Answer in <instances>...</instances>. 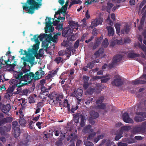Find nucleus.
<instances>
[{
	"mask_svg": "<svg viewBox=\"0 0 146 146\" xmlns=\"http://www.w3.org/2000/svg\"><path fill=\"white\" fill-rule=\"evenodd\" d=\"M76 138V136L75 135H74L73 134H71L69 137H68L66 138V140L67 141H69L70 139V142L73 143Z\"/></svg>",
	"mask_w": 146,
	"mask_h": 146,
	"instance_id": "obj_24",
	"label": "nucleus"
},
{
	"mask_svg": "<svg viewBox=\"0 0 146 146\" xmlns=\"http://www.w3.org/2000/svg\"><path fill=\"white\" fill-rule=\"evenodd\" d=\"M116 134V135L115 138V140L116 141L120 139L123 137L122 135L120 134L119 131H118Z\"/></svg>",
	"mask_w": 146,
	"mask_h": 146,
	"instance_id": "obj_42",
	"label": "nucleus"
},
{
	"mask_svg": "<svg viewBox=\"0 0 146 146\" xmlns=\"http://www.w3.org/2000/svg\"><path fill=\"white\" fill-rule=\"evenodd\" d=\"M68 23L69 24V26L70 27H78V22H76L73 21H69Z\"/></svg>",
	"mask_w": 146,
	"mask_h": 146,
	"instance_id": "obj_31",
	"label": "nucleus"
},
{
	"mask_svg": "<svg viewBox=\"0 0 146 146\" xmlns=\"http://www.w3.org/2000/svg\"><path fill=\"white\" fill-rule=\"evenodd\" d=\"M136 115H140L141 116H135V117L134 120L137 122H139L143 121L146 119V112H137L135 113Z\"/></svg>",
	"mask_w": 146,
	"mask_h": 146,
	"instance_id": "obj_6",
	"label": "nucleus"
},
{
	"mask_svg": "<svg viewBox=\"0 0 146 146\" xmlns=\"http://www.w3.org/2000/svg\"><path fill=\"white\" fill-rule=\"evenodd\" d=\"M96 20L97 22L98 25L102 24V22L103 21V19L101 18H99L98 19H96Z\"/></svg>",
	"mask_w": 146,
	"mask_h": 146,
	"instance_id": "obj_63",
	"label": "nucleus"
},
{
	"mask_svg": "<svg viewBox=\"0 0 146 146\" xmlns=\"http://www.w3.org/2000/svg\"><path fill=\"white\" fill-rule=\"evenodd\" d=\"M79 113H76L73 114V116L75 123H78L79 122Z\"/></svg>",
	"mask_w": 146,
	"mask_h": 146,
	"instance_id": "obj_30",
	"label": "nucleus"
},
{
	"mask_svg": "<svg viewBox=\"0 0 146 146\" xmlns=\"http://www.w3.org/2000/svg\"><path fill=\"white\" fill-rule=\"evenodd\" d=\"M45 35L44 38L46 40L48 41L49 43H50V40L52 36L50 35H47V34H45V35Z\"/></svg>",
	"mask_w": 146,
	"mask_h": 146,
	"instance_id": "obj_46",
	"label": "nucleus"
},
{
	"mask_svg": "<svg viewBox=\"0 0 146 146\" xmlns=\"http://www.w3.org/2000/svg\"><path fill=\"white\" fill-rule=\"evenodd\" d=\"M20 125L23 127H25L26 123V120L24 118H20L19 120Z\"/></svg>",
	"mask_w": 146,
	"mask_h": 146,
	"instance_id": "obj_33",
	"label": "nucleus"
},
{
	"mask_svg": "<svg viewBox=\"0 0 146 146\" xmlns=\"http://www.w3.org/2000/svg\"><path fill=\"white\" fill-rule=\"evenodd\" d=\"M89 86V83L88 82H84L83 87L84 89H87Z\"/></svg>",
	"mask_w": 146,
	"mask_h": 146,
	"instance_id": "obj_58",
	"label": "nucleus"
},
{
	"mask_svg": "<svg viewBox=\"0 0 146 146\" xmlns=\"http://www.w3.org/2000/svg\"><path fill=\"white\" fill-rule=\"evenodd\" d=\"M45 34L44 33H42L39 36L37 35L36 36V38H37L38 39L39 38V40L40 41H42L43 40L44 38L45 37Z\"/></svg>",
	"mask_w": 146,
	"mask_h": 146,
	"instance_id": "obj_47",
	"label": "nucleus"
},
{
	"mask_svg": "<svg viewBox=\"0 0 146 146\" xmlns=\"http://www.w3.org/2000/svg\"><path fill=\"white\" fill-rule=\"evenodd\" d=\"M12 128L13 129V134L14 137H19L21 133L20 126L17 121H13L12 123Z\"/></svg>",
	"mask_w": 146,
	"mask_h": 146,
	"instance_id": "obj_4",
	"label": "nucleus"
},
{
	"mask_svg": "<svg viewBox=\"0 0 146 146\" xmlns=\"http://www.w3.org/2000/svg\"><path fill=\"white\" fill-rule=\"evenodd\" d=\"M109 44L108 40L107 38H105L102 43V46L105 48H107Z\"/></svg>",
	"mask_w": 146,
	"mask_h": 146,
	"instance_id": "obj_36",
	"label": "nucleus"
},
{
	"mask_svg": "<svg viewBox=\"0 0 146 146\" xmlns=\"http://www.w3.org/2000/svg\"><path fill=\"white\" fill-rule=\"evenodd\" d=\"M49 103L51 105H55L57 103V102L56 101L54 100L53 99H50L49 101Z\"/></svg>",
	"mask_w": 146,
	"mask_h": 146,
	"instance_id": "obj_64",
	"label": "nucleus"
},
{
	"mask_svg": "<svg viewBox=\"0 0 146 146\" xmlns=\"http://www.w3.org/2000/svg\"><path fill=\"white\" fill-rule=\"evenodd\" d=\"M54 61L57 64L60 63L63 64L64 63V60L63 58L59 56L56 57L54 60Z\"/></svg>",
	"mask_w": 146,
	"mask_h": 146,
	"instance_id": "obj_28",
	"label": "nucleus"
},
{
	"mask_svg": "<svg viewBox=\"0 0 146 146\" xmlns=\"http://www.w3.org/2000/svg\"><path fill=\"white\" fill-rule=\"evenodd\" d=\"M98 25L96 20H94L92 22L90 27L91 28H93L95 27Z\"/></svg>",
	"mask_w": 146,
	"mask_h": 146,
	"instance_id": "obj_45",
	"label": "nucleus"
},
{
	"mask_svg": "<svg viewBox=\"0 0 146 146\" xmlns=\"http://www.w3.org/2000/svg\"><path fill=\"white\" fill-rule=\"evenodd\" d=\"M63 106L64 107H66L67 108L68 111L70 112V105L69 103V102L67 99H64L63 104Z\"/></svg>",
	"mask_w": 146,
	"mask_h": 146,
	"instance_id": "obj_22",
	"label": "nucleus"
},
{
	"mask_svg": "<svg viewBox=\"0 0 146 146\" xmlns=\"http://www.w3.org/2000/svg\"><path fill=\"white\" fill-rule=\"evenodd\" d=\"M139 47L141 48L144 52L145 54H146V47L144 45H141L139 44Z\"/></svg>",
	"mask_w": 146,
	"mask_h": 146,
	"instance_id": "obj_56",
	"label": "nucleus"
},
{
	"mask_svg": "<svg viewBox=\"0 0 146 146\" xmlns=\"http://www.w3.org/2000/svg\"><path fill=\"white\" fill-rule=\"evenodd\" d=\"M36 72H38V77L39 79L42 77V76L44 75L45 73V72L42 70V68L41 67H40L39 70Z\"/></svg>",
	"mask_w": 146,
	"mask_h": 146,
	"instance_id": "obj_23",
	"label": "nucleus"
},
{
	"mask_svg": "<svg viewBox=\"0 0 146 146\" xmlns=\"http://www.w3.org/2000/svg\"><path fill=\"white\" fill-rule=\"evenodd\" d=\"M5 58V56H2L0 59V66H1L2 64L5 65L7 63L9 62V59L8 58L7 60H5L4 58Z\"/></svg>",
	"mask_w": 146,
	"mask_h": 146,
	"instance_id": "obj_26",
	"label": "nucleus"
},
{
	"mask_svg": "<svg viewBox=\"0 0 146 146\" xmlns=\"http://www.w3.org/2000/svg\"><path fill=\"white\" fill-rule=\"evenodd\" d=\"M38 46L39 45L34 44L32 49H29L28 52L27 51H24L25 53H23V54L26 55V58L23 57L22 59L23 60V64L25 67L27 66L30 68L29 63L31 64L33 63L35 58L31 55V54L35 52H37L38 48Z\"/></svg>",
	"mask_w": 146,
	"mask_h": 146,
	"instance_id": "obj_3",
	"label": "nucleus"
},
{
	"mask_svg": "<svg viewBox=\"0 0 146 146\" xmlns=\"http://www.w3.org/2000/svg\"><path fill=\"white\" fill-rule=\"evenodd\" d=\"M90 118L93 119H95L98 118L99 116V114L97 112L92 111L90 112Z\"/></svg>",
	"mask_w": 146,
	"mask_h": 146,
	"instance_id": "obj_21",
	"label": "nucleus"
},
{
	"mask_svg": "<svg viewBox=\"0 0 146 146\" xmlns=\"http://www.w3.org/2000/svg\"><path fill=\"white\" fill-rule=\"evenodd\" d=\"M15 57L14 56H12V59L11 61L9 60V62L7 63L6 65V67L7 68H9V70H12L16 66V61H15L14 58Z\"/></svg>",
	"mask_w": 146,
	"mask_h": 146,
	"instance_id": "obj_8",
	"label": "nucleus"
},
{
	"mask_svg": "<svg viewBox=\"0 0 146 146\" xmlns=\"http://www.w3.org/2000/svg\"><path fill=\"white\" fill-rule=\"evenodd\" d=\"M139 127L140 132L145 131L146 128V122H143L141 126Z\"/></svg>",
	"mask_w": 146,
	"mask_h": 146,
	"instance_id": "obj_37",
	"label": "nucleus"
},
{
	"mask_svg": "<svg viewBox=\"0 0 146 146\" xmlns=\"http://www.w3.org/2000/svg\"><path fill=\"white\" fill-rule=\"evenodd\" d=\"M96 89L94 88H89L86 91V93L88 94L92 95L96 91Z\"/></svg>",
	"mask_w": 146,
	"mask_h": 146,
	"instance_id": "obj_29",
	"label": "nucleus"
},
{
	"mask_svg": "<svg viewBox=\"0 0 146 146\" xmlns=\"http://www.w3.org/2000/svg\"><path fill=\"white\" fill-rule=\"evenodd\" d=\"M29 103L30 104L34 103L35 102L34 98L33 97H29Z\"/></svg>",
	"mask_w": 146,
	"mask_h": 146,
	"instance_id": "obj_61",
	"label": "nucleus"
},
{
	"mask_svg": "<svg viewBox=\"0 0 146 146\" xmlns=\"http://www.w3.org/2000/svg\"><path fill=\"white\" fill-rule=\"evenodd\" d=\"M141 132L139 127H136L134 128L132 131V133L136 134Z\"/></svg>",
	"mask_w": 146,
	"mask_h": 146,
	"instance_id": "obj_39",
	"label": "nucleus"
},
{
	"mask_svg": "<svg viewBox=\"0 0 146 146\" xmlns=\"http://www.w3.org/2000/svg\"><path fill=\"white\" fill-rule=\"evenodd\" d=\"M122 56L120 54H117L115 55L113 57L112 60L114 62L116 63L120 61L122 59Z\"/></svg>",
	"mask_w": 146,
	"mask_h": 146,
	"instance_id": "obj_17",
	"label": "nucleus"
},
{
	"mask_svg": "<svg viewBox=\"0 0 146 146\" xmlns=\"http://www.w3.org/2000/svg\"><path fill=\"white\" fill-rule=\"evenodd\" d=\"M80 125L82 127H83L85 125V117L82 114L80 115Z\"/></svg>",
	"mask_w": 146,
	"mask_h": 146,
	"instance_id": "obj_25",
	"label": "nucleus"
},
{
	"mask_svg": "<svg viewBox=\"0 0 146 146\" xmlns=\"http://www.w3.org/2000/svg\"><path fill=\"white\" fill-rule=\"evenodd\" d=\"M37 35H35L33 37V38L34 39L35 43L37 45H39L40 42L39 41L38 39L36 38Z\"/></svg>",
	"mask_w": 146,
	"mask_h": 146,
	"instance_id": "obj_48",
	"label": "nucleus"
},
{
	"mask_svg": "<svg viewBox=\"0 0 146 146\" xmlns=\"http://www.w3.org/2000/svg\"><path fill=\"white\" fill-rule=\"evenodd\" d=\"M82 78L84 80V82H88V81L90 79L89 76L86 75H84L83 76Z\"/></svg>",
	"mask_w": 146,
	"mask_h": 146,
	"instance_id": "obj_57",
	"label": "nucleus"
},
{
	"mask_svg": "<svg viewBox=\"0 0 146 146\" xmlns=\"http://www.w3.org/2000/svg\"><path fill=\"white\" fill-rule=\"evenodd\" d=\"M115 44H118L122 45L123 44V42L122 39L121 40H119L116 39L115 40Z\"/></svg>",
	"mask_w": 146,
	"mask_h": 146,
	"instance_id": "obj_59",
	"label": "nucleus"
},
{
	"mask_svg": "<svg viewBox=\"0 0 146 146\" xmlns=\"http://www.w3.org/2000/svg\"><path fill=\"white\" fill-rule=\"evenodd\" d=\"M62 44L63 46L66 47V49L68 50L69 51H71L72 44L68 41H64Z\"/></svg>",
	"mask_w": 146,
	"mask_h": 146,
	"instance_id": "obj_15",
	"label": "nucleus"
},
{
	"mask_svg": "<svg viewBox=\"0 0 146 146\" xmlns=\"http://www.w3.org/2000/svg\"><path fill=\"white\" fill-rule=\"evenodd\" d=\"M67 37L69 40L72 41H74L76 39V37L74 35H70Z\"/></svg>",
	"mask_w": 146,
	"mask_h": 146,
	"instance_id": "obj_52",
	"label": "nucleus"
},
{
	"mask_svg": "<svg viewBox=\"0 0 146 146\" xmlns=\"http://www.w3.org/2000/svg\"><path fill=\"white\" fill-rule=\"evenodd\" d=\"M42 0H27L25 3H22L23 5V10L27 11L29 14H32L35 13V10H37L42 5Z\"/></svg>",
	"mask_w": 146,
	"mask_h": 146,
	"instance_id": "obj_2",
	"label": "nucleus"
},
{
	"mask_svg": "<svg viewBox=\"0 0 146 146\" xmlns=\"http://www.w3.org/2000/svg\"><path fill=\"white\" fill-rule=\"evenodd\" d=\"M96 106L97 109L104 110L106 108V104L105 103L101 104L100 105H98Z\"/></svg>",
	"mask_w": 146,
	"mask_h": 146,
	"instance_id": "obj_38",
	"label": "nucleus"
},
{
	"mask_svg": "<svg viewBox=\"0 0 146 146\" xmlns=\"http://www.w3.org/2000/svg\"><path fill=\"white\" fill-rule=\"evenodd\" d=\"M84 143L86 146H92L94 145L92 143L88 141H84Z\"/></svg>",
	"mask_w": 146,
	"mask_h": 146,
	"instance_id": "obj_53",
	"label": "nucleus"
},
{
	"mask_svg": "<svg viewBox=\"0 0 146 146\" xmlns=\"http://www.w3.org/2000/svg\"><path fill=\"white\" fill-rule=\"evenodd\" d=\"M94 99L93 98H90L88 99L86 101L85 104L86 105H88L90 103H92V102H94Z\"/></svg>",
	"mask_w": 146,
	"mask_h": 146,
	"instance_id": "obj_51",
	"label": "nucleus"
},
{
	"mask_svg": "<svg viewBox=\"0 0 146 146\" xmlns=\"http://www.w3.org/2000/svg\"><path fill=\"white\" fill-rule=\"evenodd\" d=\"M130 129V127L129 126L126 125L121 127L120 128L119 130L120 134L122 135L123 133V131H128Z\"/></svg>",
	"mask_w": 146,
	"mask_h": 146,
	"instance_id": "obj_18",
	"label": "nucleus"
},
{
	"mask_svg": "<svg viewBox=\"0 0 146 146\" xmlns=\"http://www.w3.org/2000/svg\"><path fill=\"white\" fill-rule=\"evenodd\" d=\"M83 94V91L81 89L78 88L77 89L76 92L75 91L71 94V96L76 98H80L82 96Z\"/></svg>",
	"mask_w": 146,
	"mask_h": 146,
	"instance_id": "obj_10",
	"label": "nucleus"
},
{
	"mask_svg": "<svg viewBox=\"0 0 146 146\" xmlns=\"http://www.w3.org/2000/svg\"><path fill=\"white\" fill-rule=\"evenodd\" d=\"M114 80L111 82V84L113 86H120L123 85V83L121 80L120 76L118 75H116L114 76Z\"/></svg>",
	"mask_w": 146,
	"mask_h": 146,
	"instance_id": "obj_7",
	"label": "nucleus"
},
{
	"mask_svg": "<svg viewBox=\"0 0 146 146\" xmlns=\"http://www.w3.org/2000/svg\"><path fill=\"white\" fill-rule=\"evenodd\" d=\"M58 40V37H57L56 35H54L53 37L52 36L51 38V39L50 40V41H52L54 42L57 43Z\"/></svg>",
	"mask_w": 146,
	"mask_h": 146,
	"instance_id": "obj_43",
	"label": "nucleus"
},
{
	"mask_svg": "<svg viewBox=\"0 0 146 146\" xmlns=\"http://www.w3.org/2000/svg\"><path fill=\"white\" fill-rule=\"evenodd\" d=\"M102 39L103 36L102 35L100 37L97 38L95 39V42L92 47L93 50L96 49L100 44Z\"/></svg>",
	"mask_w": 146,
	"mask_h": 146,
	"instance_id": "obj_12",
	"label": "nucleus"
},
{
	"mask_svg": "<svg viewBox=\"0 0 146 146\" xmlns=\"http://www.w3.org/2000/svg\"><path fill=\"white\" fill-rule=\"evenodd\" d=\"M96 133L94 132L89 135L88 137L87 140H90L91 139H92L94 136L96 135Z\"/></svg>",
	"mask_w": 146,
	"mask_h": 146,
	"instance_id": "obj_54",
	"label": "nucleus"
},
{
	"mask_svg": "<svg viewBox=\"0 0 146 146\" xmlns=\"http://www.w3.org/2000/svg\"><path fill=\"white\" fill-rule=\"evenodd\" d=\"M38 72H36L35 75L33 72H29L23 75L22 72H17L14 75L15 79L11 80L9 81V83L12 85L7 90V94L10 96L13 94H15L20 93L21 90V87L27 85V84L32 83L39 79L38 77Z\"/></svg>",
	"mask_w": 146,
	"mask_h": 146,
	"instance_id": "obj_1",
	"label": "nucleus"
},
{
	"mask_svg": "<svg viewBox=\"0 0 146 146\" xmlns=\"http://www.w3.org/2000/svg\"><path fill=\"white\" fill-rule=\"evenodd\" d=\"M140 54L134 53L133 51L129 52L127 54V57L128 58H133L139 56Z\"/></svg>",
	"mask_w": 146,
	"mask_h": 146,
	"instance_id": "obj_14",
	"label": "nucleus"
},
{
	"mask_svg": "<svg viewBox=\"0 0 146 146\" xmlns=\"http://www.w3.org/2000/svg\"><path fill=\"white\" fill-rule=\"evenodd\" d=\"M106 29L108 30L109 36H113L114 33L113 28L111 26H109L106 27Z\"/></svg>",
	"mask_w": 146,
	"mask_h": 146,
	"instance_id": "obj_16",
	"label": "nucleus"
},
{
	"mask_svg": "<svg viewBox=\"0 0 146 146\" xmlns=\"http://www.w3.org/2000/svg\"><path fill=\"white\" fill-rule=\"evenodd\" d=\"M11 109V107L9 104L4 106L2 108V111L4 113L7 114L9 112Z\"/></svg>",
	"mask_w": 146,
	"mask_h": 146,
	"instance_id": "obj_19",
	"label": "nucleus"
},
{
	"mask_svg": "<svg viewBox=\"0 0 146 146\" xmlns=\"http://www.w3.org/2000/svg\"><path fill=\"white\" fill-rule=\"evenodd\" d=\"M41 86V92L44 94V95H46V96L47 95H48L49 93L47 91V90H48V88L47 89L44 86Z\"/></svg>",
	"mask_w": 146,
	"mask_h": 146,
	"instance_id": "obj_32",
	"label": "nucleus"
},
{
	"mask_svg": "<svg viewBox=\"0 0 146 146\" xmlns=\"http://www.w3.org/2000/svg\"><path fill=\"white\" fill-rule=\"evenodd\" d=\"M67 9V7L64 6H63L62 8L60 9V11L61 13H62L63 14H65Z\"/></svg>",
	"mask_w": 146,
	"mask_h": 146,
	"instance_id": "obj_44",
	"label": "nucleus"
},
{
	"mask_svg": "<svg viewBox=\"0 0 146 146\" xmlns=\"http://www.w3.org/2000/svg\"><path fill=\"white\" fill-rule=\"evenodd\" d=\"M51 18L50 17H46L45 19L46 21V28H45V32L46 33H47L48 31V28L49 27H51L52 23L51 21ZM49 30H50V31L52 32L53 30L52 29V28H50Z\"/></svg>",
	"mask_w": 146,
	"mask_h": 146,
	"instance_id": "obj_9",
	"label": "nucleus"
},
{
	"mask_svg": "<svg viewBox=\"0 0 146 146\" xmlns=\"http://www.w3.org/2000/svg\"><path fill=\"white\" fill-rule=\"evenodd\" d=\"M74 29H75V28H73V27L63 28L62 30V36L65 37H68L69 35L72 34ZM78 27L76 28V30H78Z\"/></svg>",
	"mask_w": 146,
	"mask_h": 146,
	"instance_id": "obj_5",
	"label": "nucleus"
},
{
	"mask_svg": "<svg viewBox=\"0 0 146 146\" xmlns=\"http://www.w3.org/2000/svg\"><path fill=\"white\" fill-rule=\"evenodd\" d=\"M123 120L124 122L129 123H133V121L131 119L127 113H124L123 115Z\"/></svg>",
	"mask_w": 146,
	"mask_h": 146,
	"instance_id": "obj_11",
	"label": "nucleus"
},
{
	"mask_svg": "<svg viewBox=\"0 0 146 146\" xmlns=\"http://www.w3.org/2000/svg\"><path fill=\"white\" fill-rule=\"evenodd\" d=\"M117 64L115 62H113V61L112 60V62L109 65V67L110 68H112L115 67V65Z\"/></svg>",
	"mask_w": 146,
	"mask_h": 146,
	"instance_id": "obj_60",
	"label": "nucleus"
},
{
	"mask_svg": "<svg viewBox=\"0 0 146 146\" xmlns=\"http://www.w3.org/2000/svg\"><path fill=\"white\" fill-rule=\"evenodd\" d=\"M91 126L88 125L86 126L83 129L82 132L85 133H89L90 132Z\"/></svg>",
	"mask_w": 146,
	"mask_h": 146,
	"instance_id": "obj_27",
	"label": "nucleus"
},
{
	"mask_svg": "<svg viewBox=\"0 0 146 146\" xmlns=\"http://www.w3.org/2000/svg\"><path fill=\"white\" fill-rule=\"evenodd\" d=\"M94 64L93 63L89 62L87 64V65L86 66V67L91 69L94 67Z\"/></svg>",
	"mask_w": 146,
	"mask_h": 146,
	"instance_id": "obj_62",
	"label": "nucleus"
},
{
	"mask_svg": "<svg viewBox=\"0 0 146 146\" xmlns=\"http://www.w3.org/2000/svg\"><path fill=\"white\" fill-rule=\"evenodd\" d=\"M104 99L103 96H101L98 98V99L96 101V103L97 104H102Z\"/></svg>",
	"mask_w": 146,
	"mask_h": 146,
	"instance_id": "obj_34",
	"label": "nucleus"
},
{
	"mask_svg": "<svg viewBox=\"0 0 146 146\" xmlns=\"http://www.w3.org/2000/svg\"><path fill=\"white\" fill-rule=\"evenodd\" d=\"M121 25L120 23H117L115 25V27L116 29L117 34L119 33L120 32V26Z\"/></svg>",
	"mask_w": 146,
	"mask_h": 146,
	"instance_id": "obj_41",
	"label": "nucleus"
},
{
	"mask_svg": "<svg viewBox=\"0 0 146 146\" xmlns=\"http://www.w3.org/2000/svg\"><path fill=\"white\" fill-rule=\"evenodd\" d=\"M5 133V132L9 131L11 129V127L10 125H7V126H3Z\"/></svg>",
	"mask_w": 146,
	"mask_h": 146,
	"instance_id": "obj_50",
	"label": "nucleus"
},
{
	"mask_svg": "<svg viewBox=\"0 0 146 146\" xmlns=\"http://www.w3.org/2000/svg\"><path fill=\"white\" fill-rule=\"evenodd\" d=\"M132 83L133 85L143 84H146V81L140 80L139 79H137L133 81Z\"/></svg>",
	"mask_w": 146,
	"mask_h": 146,
	"instance_id": "obj_20",
	"label": "nucleus"
},
{
	"mask_svg": "<svg viewBox=\"0 0 146 146\" xmlns=\"http://www.w3.org/2000/svg\"><path fill=\"white\" fill-rule=\"evenodd\" d=\"M108 6L107 7V11L108 12H109L110 10L113 6V4L111 3H108L107 4Z\"/></svg>",
	"mask_w": 146,
	"mask_h": 146,
	"instance_id": "obj_49",
	"label": "nucleus"
},
{
	"mask_svg": "<svg viewBox=\"0 0 146 146\" xmlns=\"http://www.w3.org/2000/svg\"><path fill=\"white\" fill-rule=\"evenodd\" d=\"M31 137L29 135H27L26 137L24 138L21 142L22 145L23 146L28 145V143L31 139Z\"/></svg>",
	"mask_w": 146,
	"mask_h": 146,
	"instance_id": "obj_13",
	"label": "nucleus"
},
{
	"mask_svg": "<svg viewBox=\"0 0 146 146\" xmlns=\"http://www.w3.org/2000/svg\"><path fill=\"white\" fill-rule=\"evenodd\" d=\"M63 24V23H60L59 24L57 25V26H56V28L58 31H61L62 30V29H63L62 27Z\"/></svg>",
	"mask_w": 146,
	"mask_h": 146,
	"instance_id": "obj_40",
	"label": "nucleus"
},
{
	"mask_svg": "<svg viewBox=\"0 0 146 146\" xmlns=\"http://www.w3.org/2000/svg\"><path fill=\"white\" fill-rule=\"evenodd\" d=\"M126 142L129 144L133 143L135 142V140L133 138L127 139L126 140Z\"/></svg>",
	"mask_w": 146,
	"mask_h": 146,
	"instance_id": "obj_55",
	"label": "nucleus"
},
{
	"mask_svg": "<svg viewBox=\"0 0 146 146\" xmlns=\"http://www.w3.org/2000/svg\"><path fill=\"white\" fill-rule=\"evenodd\" d=\"M13 119L12 117H7L6 118H4L3 119V121L4 122V123H10L12 121Z\"/></svg>",
	"mask_w": 146,
	"mask_h": 146,
	"instance_id": "obj_35",
	"label": "nucleus"
}]
</instances>
